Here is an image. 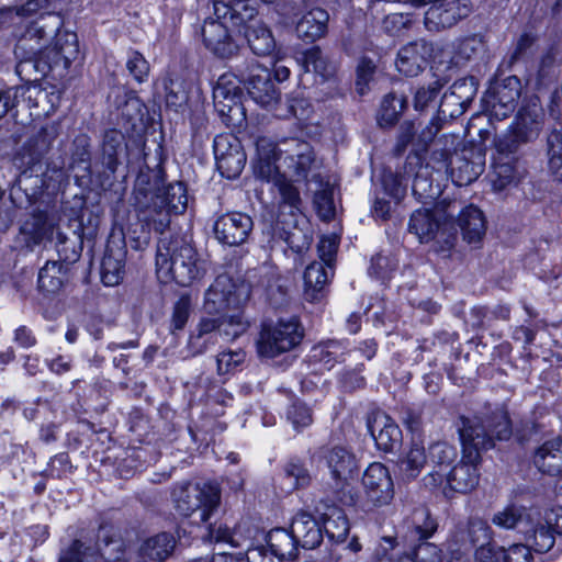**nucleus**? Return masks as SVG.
Returning <instances> with one entry per match:
<instances>
[{"mask_svg": "<svg viewBox=\"0 0 562 562\" xmlns=\"http://www.w3.org/2000/svg\"><path fill=\"white\" fill-rule=\"evenodd\" d=\"M46 93L36 86L11 87L0 91V119L13 114L20 100L27 101L29 106H36L40 97Z\"/></svg>", "mask_w": 562, "mask_h": 562, "instance_id": "e433bc0d", "label": "nucleus"}, {"mask_svg": "<svg viewBox=\"0 0 562 562\" xmlns=\"http://www.w3.org/2000/svg\"><path fill=\"white\" fill-rule=\"evenodd\" d=\"M291 530L297 547L305 550L315 549L323 540L322 526L306 512H300L294 516Z\"/></svg>", "mask_w": 562, "mask_h": 562, "instance_id": "2f4dec72", "label": "nucleus"}, {"mask_svg": "<svg viewBox=\"0 0 562 562\" xmlns=\"http://www.w3.org/2000/svg\"><path fill=\"white\" fill-rule=\"evenodd\" d=\"M318 181L322 183L321 178ZM321 189L314 193V205L319 215L324 221H329L335 215V205L333 199V190L328 183L325 187L321 184Z\"/></svg>", "mask_w": 562, "mask_h": 562, "instance_id": "e2e57ef3", "label": "nucleus"}, {"mask_svg": "<svg viewBox=\"0 0 562 562\" xmlns=\"http://www.w3.org/2000/svg\"><path fill=\"white\" fill-rule=\"evenodd\" d=\"M428 460L431 472L424 479L426 485H442L445 475L459 461L457 448L447 442H436L429 447Z\"/></svg>", "mask_w": 562, "mask_h": 562, "instance_id": "cd10ccee", "label": "nucleus"}, {"mask_svg": "<svg viewBox=\"0 0 562 562\" xmlns=\"http://www.w3.org/2000/svg\"><path fill=\"white\" fill-rule=\"evenodd\" d=\"M485 156L481 150L463 149L451 157L448 167L452 181L459 186H468L483 172Z\"/></svg>", "mask_w": 562, "mask_h": 562, "instance_id": "5701e85b", "label": "nucleus"}, {"mask_svg": "<svg viewBox=\"0 0 562 562\" xmlns=\"http://www.w3.org/2000/svg\"><path fill=\"white\" fill-rule=\"evenodd\" d=\"M532 461L543 474L562 475V441L560 439L546 441L535 451Z\"/></svg>", "mask_w": 562, "mask_h": 562, "instance_id": "c9c22d12", "label": "nucleus"}, {"mask_svg": "<svg viewBox=\"0 0 562 562\" xmlns=\"http://www.w3.org/2000/svg\"><path fill=\"white\" fill-rule=\"evenodd\" d=\"M304 66L307 71L313 70L324 79L329 78L335 72V66L327 60L317 46L304 53Z\"/></svg>", "mask_w": 562, "mask_h": 562, "instance_id": "13d9d810", "label": "nucleus"}, {"mask_svg": "<svg viewBox=\"0 0 562 562\" xmlns=\"http://www.w3.org/2000/svg\"><path fill=\"white\" fill-rule=\"evenodd\" d=\"M526 508L522 503L514 502L507 505L503 510L497 512L492 521L494 525L505 529H512L522 519Z\"/></svg>", "mask_w": 562, "mask_h": 562, "instance_id": "052dcab7", "label": "nucleus"}, {"mask_svg": "<svg viewBox=\"0 0 562 562\" xmlns=\"http://www.w3.org/2000/svg\"><path fill=\"white\" fill-rule=\"evenodd\" d=\"M213 99L217 112L225 119L226 124L235 125L244 117V111L239 103L238 87L229 76L218 78L214 89Z\"/></svg>", "mask_w": 562, "mask_h": 562, "instance_id": "4be33fe9", "label": "nucleus"}, {"mask_svg": "<svg viewBox=\"0 0 562 562\" xmlns=\"http://www.w3.org/2000/svg\"><path fill=\"white\" fill-rule=\"evenodd\" d=\"M304 329L296 317L265 323L258 340V352L274 358L295 348L302 341Z\"/></svg>", "mask_w": 562, "mask_h": 562, "instance_id": "f8f14e48", "label": "nucleus"}, {"mask_svg": "<svg viewBox=\"0 0 562 562\" xmlns=\"http://www.w3.org/2000/svg\"><path fill=\"white\" fill-rule=\"evenodd\" d=\"M176 510L186 517L196 516L198 522H206L217 509L221 490L216 483H177L171 491Z\"/></svg>", "mask_w": 562, "mask_h": 562, "instance_id": "423d86ee", "label": "nucleus"}, {"mask_svg": "<svg viewBox=\"0 0 562 562\" xmlns=\"http://www.w3.org/2000/svg\"><path fill=\"white\" fill-rule=\"evenodd\" d=\"M54 46L48 47L45 57L49 60V66L69 68L71 63L79 55L78 37L76 33L61 31L60 27L54 35Z\"/></svg>", "mask_w": 562, "mask_h": 562, "instance_id": "7c9ffc66", "label": "nucleus"}, {"mask_svg": "<svg viewBox=\"0 0 562 562\" xmlns=\"http://www.w3.org/2000/svg\"><path fill=\"white\" fill-rule=\"evenodd\" d=\"M70 268L67 263L48 260L37 276L38 291L45 296L57 295L69 281Z\"/></svg>", "mask_w": 562, "mask_h": 562, "instance_id": "473e14b6", "label": "nucleus"}, {"mask_svg": "<svg viewBox=\"0 0 562 562\" xmlns=\"http://www.w3.org/2000/svg\"><path fill=\"white\" fill-rule=\"evenodd\" d=\"M175 546L176 539L171 533H157L140 544L138 562H162L172 553Z\"/></svg>", "mask_w": 562, "mask_h": 562, "instance_id": "4c0bfd02", "label": "nucleus"}, {"mask_svg": "<svg viewBox=\"0 0 562 562\" xmlns=\"http://www.w3.org/2000/svg\"><path fill=\"white\" fill-rule=\"evenodd\" d=\"M246 353L241 349L227 350L218 353L216 358L217 373L229 374L245 360Z\"/></svg>", "mask_w": 562, "mask_h": 562, "instance_id": "69168bd1", "label": "nucleus"}, {"mask_svg": "<svg viewBox=\"0 0 562 562\" xmlns=\"http://www.w3.org/2000/svg\"><path fill=\"white\" fill-rule=\"evenodd\" d=\"M58 0H27L15 8H0V29L13 23L16 18H29L41 10H49Z\"/></svg>", "mask_w": 562, "mask_h": 562, "instance_id": "c03bdc74", "label": "nucleus"}, {"mask_svg": "<svg viewBox=\"0 0 562 562\" xmlns=\"http://www.w3.org/2000/svg\"><path fill=\"white\" fill-rule=\"evenodd\" d=\"M301 221H304V218L297 217L296 224H281L283 229L282 238L295 254H301L307 250L312 243V236L308 232L299 227Z\"/></svg>", "mask_w": 562, "mask_h": 562, "instance_id": "603ef678", "label": "nucleus"}, {"mask_svg": "<svg viewBox=\"0 0 562 562\" xmlns=\"http://www.w3.org/2000/svg\"><path fill=\"white\" fill-rule=\"evenodd\" d=\"M411 180L414 196L425 204L434 201L440 193L439 187L434 184L432 168L417 153L406 157L400 171L384 173L382 182L385 192L398 202L404 198Z\"/></svg>", "mask_w": 562, "mask_h": 562, "instance_id": "39448f33", "label": "nucleus"}, {"mask_svg": "<svg viewBox=\"0 0 562 562\" xmlns=\"http://www.w3.org/2000/svg\"><path fill=\"white\" fill-rule=\"evenodd\" d=\"M413 562H443L442 550L435 543L420 541L414 551Z\"/></svg>", "mask_w": 562, "mask_h": 562, "instance_id": "774afa93", "label": "nucleus"}, {"mask_svg": "<svg viewBox=\"0 0 562 562\" xmlns=\"http://www.w3.org/2000/svg\"><path fill=\"white\" fill-rule=\"evenodd\" d=\"M442 87L443 82L439 79L429 82L427 86L418 87L413 99L414 109L416 111H424L435 103Z\"/></svg>", "mask_w": 562, "mask_h": 562, "instance_id": "680f3d73", "label": "nucleus"}, {"mask_svg": "<svg viewBox=\"0 0 562 562\" xmlns=\"http://www.w3.org/2000/svg\"><path fill=\"white\" fill-rule=\"evenodd\" d=\"M213 149L222 176L228 179L238 177L246 164L240 140L232 134H221L214 138Z\"/></svg>", "mask_w": 562, "mask_h": 562, "instance_id": "f3484780", "label": "nucleus"}, {"mask_svg": "<svg viewBox=\"0 0 562 562\" xmlns=\"http://www.w3.org/2000/svg\"><path fill=\"white\" fill-rule=\"evenodd\" d=\"M406 106V99L395 93L386 94L382 102L378 114V123L380 126L394 125L402 115Z\"/></svg>", "mask_w": 562, "mask_h": 562, "instance_id": "09e8293b", "label": "nucleus"}, {"mask_svg": "<svg viewBox=\"0 0 562 562\" xmlns=\"http://www.w3.org/2000/svg\"><path fill=\"white\" fill-rule=\"evenodd\" d=\"M250 297V284L227 273L216 277L205 292L204 311L217 314L226 310L241 308Z\"/></svg>", "mask_w": 562, "mask_h": 562, "instance_id": "9b49d317", "label": "nucleus"}, {"mask_svg": "<svg viewBox=\"0 0 562 562\" xmlns=\"http://www.w3.org/2000/svg\"><path fill=\"white\" fill-rule=\"evenodd\" d=\"M247 89L250 98L262 108L276 110L280 100V92L271 80L270 71L267 68L256 67L247 81Z\"/></svg>", "mask_w": 562, "mask_h": 562, "instance_id": "bb28decb", "label": "nucleus"}, {"mask_svg": "<svg viewBox=\"0 0 562 562\" xmlns=\"http://www.w3.org/2000/svg\"><path fill=\"white\" fill-rule=\"evenodd\" d=\"M61 24L60 16L47 14L41 15L26 25L14 48L15 56L20 58L16 66L18 74H21L24 67L41 54L46 55L48 44Z\"/></svg>", "mask_w": 562, "mask_h": 562, "instance_id": "0eeeda50", "label": "nucleus"}, {"mask_svg": "<svg viewBox=\"0 0 562 562\" xmlns=\"http://www.w3.org/2000/svg\"><path fill=\"white\" fill-rule=\"evenodd\" d=\"M362 484L367 501L374 507L390 504L394 496L393 481L389 469L380 463H371L364 471Z\"/></svg>", "mask_w": 562, "mask_h": 562, "instance_id": "6ab92c4d", "label": "nucleus"}, {"mask_svg": "<svg viewBox=\"0 0 562 562\" xmlns=\"http://www.w3.org/2000/svg\"><path fill=\"white\" fill-rule=\"evenodd\" d=\"M126 68L130 75L139 83L144 82L149 74V64L145 57L136 52L132 50L127 55Z\"/></svg>", "mask_w": 562, "mask_h": 562, "instance_id": "338daca9", "label": "nucleus"}, {"mask_svg": "<svg viewBox=\"0 0 562 562\" xmlns=\"http://www.w3.org/2000/svg\"><path fill=\"white\" fill-rule=\"evenodd\" d=\"M280 194L278 223L290 225L297 223V217H303L301 213V198L299 190L284 175L278 173L272 178Z\"/></svg>", "mask_w": 562, "mask_h": 562, "instance_id": "c756f323", "label": "nucleus"}, {"mask_svg": "<svg viewBox=\"0 0 562 562\" xmlns=\"http://www.w3.org/2000/svg\"><path fill=\"white\" fill-rule=\"evenodd\" d=\"M486 43L481 34H473L460 40L456 45L454 57L457 60L469 61L485 52Z\"/></svg>", "mask_w": 562, "mask_h": 562, "instance_id": "5fc2aeb1", "label": "nucleus"}, {"mask_svg": "<svg viewBox=\"0 0 562 562\" xmlns=\"http://www.w3.org/2000/svg\"><path fill=\"white\" fill-rule=\"evenodd\" d=\"M543 522H537L533 530L532 543L529 542V550L537 553L549 551L554 544V533L562 535V507L555 506L544 510Z\"/></svg>", "mask_w": 562, "mask_h": 562, "instance_id": "393cba45", "label": "nucleus"}, {"mask_svg": "<svg viewBox=\"0 0 562 562\" xmlns=\"http://www.w3.org/2000/svg\"><path fill=\"white\" fill-rule=\"evenodd\" d=\"M346 349V346L338 340L322 341L311 349L310 358L314 363L330 370L336 363L345 360Z\"/></svg>", "mask_w": 562, "mask_h": 562, "instance_id": "79ce46f5", "label": "nucleus"}, {"mask_svg": "<svg viewBox=\"0 0 562 562\" xmlns=\"http://www.w3.org/2000/svg\"><path fill=\"white\" fill-rule=\"evenodd\" d=\"M409 528L419 540L426 541L437 531L438 522L426 507L416 508L409 518Z\"/></svg>", "mask_w": 562, "mask_h": 562, "instance_id": "8fccbe9b", "label": "nucleus"}, {"mask_svg": "<svg viewBox=\"0 0 562 562\" xmlns=\"http://www.w3.org/2000/svg\"><path fill=\"white\" fill-rule=\"evenodd\" d=\"M232 26L243 32L249 48L258 56H267L276 48L270 29L257 18L255 8L244 2L236 3L231 16Z\"/></svg>", "mask_w": 562, "mask_h": 562, "instance_id": "ddd939ff", "label": "nucleus"}, {"mask_svg": "<svg viewBox=\"0 0 562 562\" xmlns=\"http://www.w3.org/2000/svg\"><path fill=\"white\" fill-rule=\"evenodd\" d=\"M55 248L60 262L70 263L77 261L80 257L81 244L78 238L70 239L60 231L55 232Z\"/></svg>", "mask_w": 562, "mask_h": 562, "instance_id": "6e6d98bb", "label": "nucleus"}, {"mask_svg": "<svg viewBox=\"0 0 562 562\" xmlns=\"http://www.w3.org/2000/svg\"><path fill=\"white\" fill-rule=\"evenodd\" d=\"M329 14L321 8L308 10L296 24V34L306 42H315L325 36Z\"/></svg>", "mask_w": 562, "mask_h": 562, "instance_id": "58836bf2", "label": "nucleus"}, {"mask_svg": "<svg viewBox=\"0 0 562 562\" xmlns=\"http://www.w3.org/2000/svg\"><path fill=\"white\" fill-rule=\"evenodd\" d=\"M123 557L124 549L120 540L106 542L101 551L75 540L60 551L58 562H100L102 559L108 562H120Z\"/></svg>", "mask_w": 562, "mask_h": 562, "instance_id": "a211bd4d", "label": "nucleus"}, {"mask_svg": "<svg viewBox=\"0 0 562 562\" xmlns=\"http://www.w3.org/2000/svg\"><path fill=\"white\" fill-rule=\"evenodd\" d=\"M48 234L53 235L54 229L42 216H32L20 228V236L30 249L40 245Z\"/></svg>", "mask_w": 562, "mask_h": 562, "instance_id": "49530a36", "label": "nucleus"}, {"mask_svg": "<svg viewBox=\"0 0 562 562\" xmlns=\"http://www.w3.org/2000/svg\"><path fill=\"white\" fill-rule=\"evenodd\" d=\"M279 146L270 138L261 136L256 140V164L255 172L262 179L270 181L276 178L279 172V167L276 161L279 160Z\"/></svg>", "mask_w": 562, "mask_h": 562, "instance_id": "f704fd0d", "label": "nucleus"}, {"mask_svg": "<svg viewBox=\"0 0 562 562\" xmlns=\"http://www.w3.org/2000/svg\"><path fill=\"white\" fill-rule=\"evenodd\" d=\"M57 136L55 126L41 127L25 144L24 153L16 159V166L24 168L11 188V196L23 192L27 200L42 192L44 179L42 178V158L47 154Z\"/></svg>", "mask_w": 562, "mask_h": 562, "instance_id": "20e7f679", "label": "nucleus"}, {"mask_svg": "<svg viewBox=\"0 0 562 562\" xmlns=\"http://www.w3.org/2000/svg\"><path fill=\"white\" fill-rule=\"evenodd\" d=\"M426 460L427 456L424 446L413 441L408 452L401 460V471L407 479H414L419 474Z\"/></svg>", "mask_w": 562, "mask_h": 562, "instance_id": "864d4df0", "label": "nucleus"}, {"mask_svg": "<svg viewBox=\"0 0 562 562\" xmlns=\"http://www.w3.org/2000/svg\"><path fill=\"white\" fill-rule=\"evenodd\" d=\"M524 108L518 111L516 120L508 131L495 140L491 182L494 191L501 192L508 186L516 184L521 177V146L527 140V122Z\"/></svg>", "mask_w": 562, "mask_h": 562, "instance_id": "7ed1b4c3", "label": "nucleus"}, {"mask_svg": "<svg viewBox=\"0 0 562 562\" xmlns=\"http://www.w3.org/2000/svg\"><path fill=\"white\" fill-rule=\"evenodd\" d=\"M166 103L176 110L184 105L188 101V90L184 82L179 79H169L165 85Z\"/></svg>", "mask_w": 562, "mask_h": 562, "instance_id": "0e129e2a", "label": "nucleus"}, {"mask_svg": "<svg viewBox=\"0 0 562 562\" xmlns=\"http://www.w3.org/2000/svg\"><path fill=\"white\" fill-rule=\"evenodd\" d=\"M322 529L329 540L340 543L347 538L349 532V522L340 508L333 507L323 515Z\"/></svg>", "mask_w": 562, "mask_h": 562, "instance_id": "a18cd8bd", "label": "nucleus"}, {"mask_svg": "<svg viewBox=\"0 0 562 562\" xmlns=\"http://www.w3.org/2000/svg\"><path fill=\"white\" fill-rule=\"evenodd\" d=\"M487 522L479 517H471L467 522L459 524L453 533L454 541L461 548L470 550L476 546L483 547L491 539Z\"/></svg>", "mask_w": 562, "mask_h": 562, "instance_id": "72a5a7b5", "label": "nucleus"}, {"mask_svg": "<svg viewBox=\"0 0 562 562\" xmlns=\"http://www.w3.org/2000/svg\"><path fill=\"white\" fill-rule=\"evenodd\" d=\"M432 52V44L425 40L411 42L398 50L396 68L407 77H416L426 68Z\"/></svg>", "mask_w": 562, "mask_h": 562, "instance_id": "b1692460", "label": "nucleus"}, {"mask_svg": "<svg viewBox=\"0 0 562 562\" xmlns=\"http://www.w3.org/2000/svg\"><path fill=\"white\" fill-rule=\"evenodd\" d=\"M408 227L422 243L434 240V249L438 254L446 256L456 245L454 225L441 211L417 210L412 214Z\"/></svg>", "mask_w": 562, "mask_h": 562, "instance_id": "6e6552de", "label": "nucleus"}, {"mask_svg": "<svg viewBox=\"0 0 562 562\" xmlns=\"http://www.w3.org/2000/svg\"><path fill=\"white\" fill-rule=\"evenodd\" d=\"M156 272L162 282L188 286L205 273L203 261L192 245L180 236L161 235L157 245Z\"/></svg>", "mask_w": 562, "mask_h": 562, "instance_id": "f03ea898", "label": "nucleus"}, {"mask_svg": "<svg viewBox=\"0 0 562 562\" xmlns=\"http://www.w3.org/2000/svg\"><path fill=\"white\" fill-rule=\"evenodd\" d=\"M267 544L276 555L285 560H294L297 555V544L292 530L276 528L267 535Z\"/></svg>", "mask_w": 562, "mask_h": 562, "instance_id": "37998d69", "label": "nucleus"}, {"mask_svg": "<svg viewBox=\"0 0 562 562\" xmlns=\"http://www.w3.org/2000/svg\"><path fill=\"white\" fill-rule=\"evenodd\" d=\"M254 227L252 218L241 212H229L217 217L214 223L215 238L223 245L244 244Z\"/></svg>", "mask_w": 562, "mask_h": 562, "instance_id": "aec40b11", "label": "nucleus"}, {"mask_svg": "<svg viewBox=\"0 0 562 562\" xmlns=\"http://www.w3.org/2000/svg\"><path fill=\"white\" fill-rule=\"evenodd\" d=\"M279 161L296 180L312 179L318 182L319 175L316 172L322 161L317 158L312 145L297 137H290L280 140Z\"/></svg>", "mask_w": 562, "mask_h": 562, "instance_id": "4468645a", "label": "nucleus"}, {"mask_svg": "<svg viewBox=\"0 0 562 562\" xmlns=\"http://www.w3.org/2000/svg\"><path fill=\"white\" fill-rule=\"evenodd\" d=\"M123 135L117 131H109L105 133L102 146V164L112 173L116 171L119 166L117 155L122 149Z\"/></svg>", "mask_w": 562, "mask_h": 562, "instance_id": "3c124183", "label": "nucleus"}, {"mask_svg": "<svg viewBox=\"0 0 562 562\" xmlns=\"http://www.w3.org/2000/svg\"><path fill=\"white\" fill-rule=\"evenodd\" d=\"M547 156L551 173L562 181V125L550 131L547 138Z\"/></svg>", "mask_w": 562, "mask_h": 562, "instance_id": "de8ad7c7", "label": "nucleus"}, {"mask_svg": "<svg viewBox=\"0 0 562 562\" xmlns=\"http://www.w3.org/2000/svg\"><path fill=\"white\" fill-rule=\"evenodd\" d=\"M458 225L463 235V239L469 244L480 243L486 232V222L483 212L474 205H468L460 212Z\"/></svg>", "mask_w": 562, "mask_h": 562, "instance_id": "ea45409f", "label": "nucleus"}, {"mask_svg": "<svg viewBox=\"0 0 562 562\" xmlns=\"http://www.w3.org/2000/svg\"><path fill=\"white\" fill-rule=\"evenodd\" d=\"M314 458L318 462H324L329 470L334 481L333 488L340 492L348 485L358 472L357 459L352 452L342 446L322 447L315 453Z\"/></svg>", "mask_w": 562, "mask_h": 562, "instance_id": "dca6fc26", "label": "nucleus"}, {"mask_svg": "<svg viewBox=\"0 0 562 562\" xmlns=\"http://www.w3.org/2000/svg\"><path fill=\"white\" fill-rule=\"evenodd\" d=\"M419 8L430 4L425 12L424 24L430 32H439L456 25L471 12L468 0H404Z\"/></svg>", "mask_w": 562, "mask_h": 562, "instance_id": "2eb2a0df", "label": "nucleus"}, {"mask_svg": "<svg viewBox=\"0 0 562 562\" xmlns=\"http://www.w3.org/2000/svg\"><path fill=\"white\" fill-rule=\"evenodd\" d=\"M236 3L214 1V16L207 18L202 27V36L205 47L220 58H229L238 50V45L233 38L229 27L231 16Z\"/></svg>", "mask_w": 562, "mask_h": 562, "instance_id": "9d476101", "label": "nucleus"}, {"mask_svg": "<svg viewBox=\"0 0 562 562\" xmlns=\"http://www.w3.org/2000/svg\"><path fill=\"white\" fill-rule=\"evenodd\" d=\"M490 91L496 94L499 102L504 101L506 103L507 110H515L516 101L521 91L520 80L515 75L508 76L501 85Z\"/></svg>", "mask_w": 562, "mask_h": 562, "instance_id": "4d7b16f0", "label": "nucleus"}, {"mask_svg": "<svg viewBox=\"0 0 562 562\" xmlns=\"http://www.w3.org/2000/svg\"><path fill=\"white\" fill-rule=\"evenodd\" d=\"M462 443V458L445 475L443 483L452 492L468 493L479 483L477 464L481 452L494 446V439L506 440L510 437L508 415L503 409L495 411L491 416L461 418L459 427Z\"/></svg>", "mask_w": 562, "mask_h": 562, "instance_id": "f257e3e1", "label": "nucleus"}, {"mask_svg": "<svg viewBox=\"0 0 562 562\" xmlns=\"http://www.w3.org/2000/svg\"><path fill=\"white\" fill-rule=\"evenodd\" d=\"M328 271L322 262H312L304 272V297L308 302H317L324 296L328 282Z\"/></svg>", "mask_w": 562, "mask_h": 562, "instance_id": "a19ab883", "label": "nucleus"}, {"mask_svg": "<svg viewBox=\"0 0 562 562\" xmlns=\"http://www.w3.org/2000/svg\"><path fill=\"white\" fill-rule=\"evenodd\" d=\"M221 337L226 340H233L246 333L249 322L241 312L232 315H224L220 318Z\"/></svg>", "mask_w": 562, "mask_h": 562, "instance_id": "bf43d9fd", "label": "nucleus"}, {"mask_svg": "<svg viewBox=\"0 0 562 562\" xmlns=\"http://www.w3.org/2000/svg\"><path fill=\"white\" fill-rule=\"evenodd\" d=\"M126 248L122 239L109 240L101 261V280L106 286L120 284L125 274Z\"/></svg>", "mask_w": 562, "mask_h": 562, "instance_id": "c85d7f7f", "label": "nucleus"}, {"mask_svg": "<svg viewBox=\"0 0 562 562\" xmlns=\"http://www.w3.org/2000/svg\"><path fill=\"white\" fill-rule=\"evenodd\" d=\"M153 204L142 211L139 218L149 228L164 235L170 225V214H180L187 210L188 192L183 182L168 184L151 198Z\"/></svg>", "mask_w": 562, "mask_h": 562, "instance_id": "1a4fd4ad", "label": "nucleus"}, {"mask_svg": "<svg viewBox=\"0 0 562 562\" xmlns=\"http://www.w3.org/2000/svg\"><path fill=\"white\" fill-rule=\"evenodd\" d=\"M368 430L378 449L391 452L398 445L402 431L396 423L384 412L372 413L368 417Z\"/></svg>", "mask_w": 562, "mask_h": 562, "instance_id": "a878e982", "label": "nucleus"}, {"mask_svg": "<svg viewBox=\"0 0 562 562\" xmlns=\"http://www.w3.org/2000/svg\"><path fill=\"white\" fill-rule=\"evenodd\" d=\"M476 91L477 81L474 77L456 80L440 100L439 114L451 119L462 115L473 101Z\"/></svg>", "mask_w": 562, "mask_h": 562, "instance_id": "412c9836", "label": "nucleus"}]
</instances>
